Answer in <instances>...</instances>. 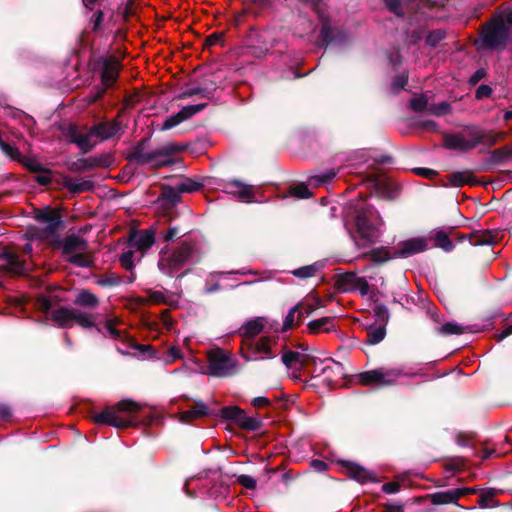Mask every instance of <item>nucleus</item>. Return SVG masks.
<instances>
[{
	"label": "nucleus",
	"instance_id": "obj_1",
	"mask_svg": "<svg viewBox=\"0 0 512 512\" xmlns=\"http://www.w3.org/2000/svg\"><path fill=\"white\" fill-rule=\"evenodd\" d=\"M201 256L202 252L195 243L183 241L176 248L161 251L158 268L164 275L173 277L185 266L197 263Z\"/></svg>",
	"mask_w": 512,
	"mask_h": 512
},
{
	"label": "nucleus",
	"instance_id": "obj_2",
	"mask_svg": "<svg viewBox=\"0 0 512 512\" xmlns=\"http://www.w3.org/2000/svg\"><path fill=\"white\" fill-rule=\"evenodd\" d=\"M383 221L372 206L367 203H361L355 207V226L359 240L357 245L366 248L374 244L381 235Z\"/></svg>",
	"mask_w": 512,
	"mask_h": 512
},
{
	"label": "nucleus",
	"instance_id": "obj_3",
	"mask_svg": "<svg viewBox=\"0 0 512 512\" xmlns=\"http://www.w3.org/2000/svg\"><path fill=\"white\" fill-rule=\"evenodd\" d=\"M428 248V242L423 237L410 238L399 242L392 250L381 248L373 251L372 258L378 263H383L395 258H408L424 252Z\"/></svg>",
	"mask_w": 512,
	"mask_h": 512
},
{
	"label": "nucleus",
	"instance_id": "obj_4",
	"mask_svg": "<svg viewBox=\"0 0 512 512\" xmlns=\"http://www.w3.org/2000/svg\"><path fill=\"white\" fill-rule=\"evenodd\" d=\"M414 374L407 371L404 367L387 368L380 367L369 370L358 375L359 382L362 385L394 386L400 383L404 377H412Z\"/></svg>",
	"mask_w": 512,
	"mask_h": 512
},
{
	"label": "nucleus",
	"instance_id": "obj_5",
	"mask_svg": "<svg viewBox=\"0 0 512 512\" xmlns=\"http://www.w3.org/2000/svg\"><path fill=\"white\" fill-rule=\"evenodd\" d=\"M181 148L173 143H167L161 148L147 151L143 144L137 146L133 152V159L141 165L151 167L169 166L173 163L171 155Z\"/></svg>",
	"mask_w": 512,
	"mask_h": 512
},
{
	"label": "nucleus",
	"instance_id": "obj_6",
	"mask_svg": "<svg viewBox=\"0 0 512 512\" xmlns=\"http://www.w3.org/2000/svg\"><path fill=\"white\" fill-rule=\"evenodd\" d=\"M63 255L66 260L79 267H89L92 259L88 243L78 235H69L63 240Z\"/></svg>",
	"mask_w": 512,
	"mask_h": 512
},
{
	"label": "nucleus",
	"instance_id": "obj_7",
	"mask_svg": "<svg viewBox=\"0 0 512 512\" xmlns=\"http://www.w3.org/2000/svg\"><path fill=\"white\" fill-rule=\"evenodd\" d=\"M141 409V405L131 399H124L117 404V409H106L96 414L94 420L96 423H104L115 428H125L131 425V421L122 417L119 412L133 413Z\"/></svg>",
	"mask_w": 512,
	"mask_h": 512
},
{
	"label": "nucleus",
	"instance_id": "obj_8",
	"mask_svg": "<svg viewBox=\"0 0 512 512\" xmlns=\"http://www.w3.org/2000/svg\"><path fill=\"white\" fill-rule=\"evenodd\" d=\"M273 340L270 337H261L258 340H244L241 347V356L246 362L264 359H273L276 354L272 351Z\"/></svg>",
	"mask_w": 512,
	"mask_h": 512
},
{
	"label": "nucleus",
	"instance_id": "obj_9",
	"mask_svg": "<svg viewBox=\"0 0 512 512\" xmlns=\"http://www.w3.org/2000/svg\"><path fill=\"white\" fill-rule=\"evenodd\" d=\"M484 138V134L479 127H468L461 132L445 137V145L450 149L461 151L470 150L479 145Z\"/></svg>",
	"mask_w": 512,
	"mask_h": 512
},
{
	"label": "nucleus",
	"instance_id": "obj_10",
	"mask_svg": "<svg viewBox=\"0 0 512 512\" xmlns=\"http://www.w3.org/2000/svg\"><path fill=\"white\" fill-rule=\"evenodd\" d=\"M510 38L509 27L503 21L492 19L484 28L482 42L491 49H503Z\"/></svg>",
	"mask_w": 512,
	"mask_h": 512
},
{
	"label": "nucleus",
	"instance_id": "obj_11",
	"mask_svg": "<svg viewBox=\"0 0 512 512\" xmlns=\"http://www.w3.org/2000/svg\"><path fill=\"white\" fill-rule=\"evenodd\" d=\"M238 371L237 361L224 353L217 351L209 358L207 374L214 377H228Z\"/></svg>",
	"mask_w": 512,
	"mask_h": 512
},
{
	"label": "nucleus",
	"instance_id": "obj_12",
	"mask_svg": "<svg viewBox=\"0 0 512 512\" xmlns=\"http://www.w3.org/2000/svg\"><path fill=\"white\" fill-rule=\"evenodd\" d=\"M155 242L154 233L152 230H141L134 232L130 235L128 247L134 248L140 253V257L153 246Z\"/></svg>",
	"mask_w": 512,
	"mask_h": 512
},
{
	"label": "nucleus",
	"instance_id": "obj_13",
	"mask_svg": "<svg viewBox=\"0 0 512 512\" xmlns=\"http://www.w3.org/2000/svg\"><path fill=\"white\" fill-rule=\"evenodd\" d=\"M35 218L44 226L48 235H54L62 224L60 215L49 208L38 210Z\"/></svg>",
	"mask_w": 512,
	"mask_h": 512
},
{
	"label": "nucleus",
	"instance_id": "obj_14",
	"mask_svg": "<svg viewBox=\"0 0 512 512\" xmlns=\"http://www.w3.org/2000/svg\"><path fill=\"white\" fill-rule=\"evenodd\" d=\"M205 107V104H198V105H190L183 107L178 113L173 114L166 118V120L163 122L161 126V130H170L183 121L187 120L194 114L200 112Z\"/></svg>",
	"mask_w": 512,
	"mask_h": 512
},
{
	"label": "nucleus",
	"instance_id": "obj_15",
	"mask_svg": "<svg viewBox=\"0 0 512 512\" xmlns=\"http://www.w3.org/2000/svg\"><path fill=\"white\" fill-rule=\"evenodd\" d=\"M225 192L238 197L244 202H253L254 192L252 186L238 180L228 181L225 185Z\"/></svg>",
	"mask_w": 512,
	"mask_h": 512
},
{
	"label": "nucleus",
	"instance_id": "obj_16",
	"mask_svg": "<svg viewBox=\"0 0 512 512\" xmlns=\"http://www.w3.org/2000/svg\"><path fill=\"white\" fill-rule=\"evenodd\" d=\"M474 489L470 488H455L446 491L434 493L431 496L432 503L436 505L456 503V501L463 495L473 492Z\"/></svg>",
	"mask_w": 512,
	"mask_h": 512
},
{
	"label": "nucleus",
	"instance_id": "obj_17",
	"mask_svg": "<svg viewBox=\"0 0 512 512\" xmlns=\"http://www.w3.org/2000/svg\"><path fill=\"white\" fill-rule=\"evenodd\" d=\"M312 310V307L303 308L300 304L293 306L283 321L281 331L286 332L297 326L301 322L302 317L304 315H309Z\"/></svg>",
	"mask_w": 512,
	"mask_h": 512
},
{
	"label": "nucleus",
	"instance_id": "obj_18",
	"mask_svg": "<svg viewBox=\"0 0 512 512\" xmlns=\"http://www.w3.org/2000/svg\"><path fill=\"white\" fill-rule=\"evenodd\" d=\"M266 324L267 320L263 317L250 319L240 327L239 334L245 340H252L264 330Z\"/></svg>",
	"mask_w": 512,
	"mask_h": 512
},
{
	"label": "nucleus",
	"instance_id": "obj_19",
	"mask_svg": "<svg viewBox=\"0 0 512 512\" xmlns=\"http://www.w3.org/2000/svg\"><path fill=\"white\" fill-rule=\"evenodd\" d=\"M121 129L117 121L103 122L93 126L94 133L98 141H104L115 136Z\"/></svg>",
	"mask_w": 512,
	"mask_h": 512
},
{
	"label": "nucleus",
	"instance_id": "obj_20",
	"mask_svg": "<svg viewBox=\"0 0 512 512\" xmlns=\"http://www.w3.org/2000/svg\"><path fill=\"white\" fill-rule=\"evenodd\" d=\"M307 328L311 334L330 332L335 329L334 319L331 317H322L320 319L311 320L308 322Z\"/></svg>",
	"mask_w": 512,
	"mask_h": 512
},
{
	"label": "nucleus",
	"instance_id": "obj_21",
	"mask_svg": "<svg viewBox=\"0 0 512 512\" xmlns=\"http://www.w3.org/2000/svg\"><path fill=\"white\" fill-rule=\"evenodd\" d=\"M73 142L76 143L84 152H88L96 146L98 140L92 127L86 133H77L73 137Z\"/></svg>",
	"mask_w": 512,
	"mask_h": 512
},
{
	"label": "nucleus",
	"instance_id": "obj_22",
	"mask_svg": "<svg viewBox=\"0 0 512 512\" xmlns=\"http://www.w3.org/2000/svg\"><path fill=\"white\" fill-rule=\"evenodd\" d=\"M74 311L75 308H66L62 307L56 310H53L51 313V317L53 321H55L61 327H70L74 321Z\"/></svg>",
	"mask_w": 512,
	"mask_h": 512
},
{
	"label": "nucleus",
	"instance_id": "obj_23",
	"mask_svg": "<svg viewBox=\"0 0 512 512\" xmlns=\"http://www.w3.org/2000/svg\"><path fill=\"white\" fill-rule=\"evenodd\" d=\"M345 467L349 476L358 482L364 483L371 479L370 472L358 464L347 462Z\"/></svg>",
	"mask_w": 512,
	"mask_h": 512
},
{
	"label": "nucleus",
	"instance_id": "obj_24",
	"mask_svg": "<svg viewBox=\"0 0 512 512\" xmlns=\"http://www.w3.org/2000/svg\"><path fill=\"white\" fill-rule=\"evenodd\" d=\"M3 259L6 262L7 269L14 274H22L24 273V265L19 260L18 256L12 252H5L3 254Z\"/></svg>",
	"mask_w": 512,
	"mask_h": 512
},
{
	"label": "nucleus",
	"instance_id": "obj_25",
	"mask_svg": "<svg viewBox=\"0 0 512 512\" xmlns=\"http://www.w3.org/2000/svg\"><path fill=\"white\" fill-rule=\"evenodd\" d=\"M66 186L72 192H85L93 189L94 184L88 179H73L69 178L65 181Z\"/></svg>",
	"mask_w": 512,
	"mask_h": 512
},
{
	"label": "nucleus",
	"instance_id": "obj_26",
	"mask_svg": "<svg viewBox=\"0 0 512 512\" xmlns=\"http://www.w3.org/2000/svg\"><path fill=\"white\" fill-rule=\"evenodd\" d=\"M494 242H495V234L489 230L476 232L470 236V243L473 246L490 245Z\"/></svg>",
	"mask_w": 512,
	"mask_h": 512
},
{
	"label": "nucleus",
	"instance_id": "obj_27",
	"mask_svg": "<svg viewBox=\"0 0 512 512\" xmlns=\"http://www.w3.org/2000/svg\"><path fill=\"white\" fill-rule=\"evenodd\" d=\"M435 332L442 336L461 335L464 333V327L452 321L436 327Z\"/></svg>",
	"mask_w": 512,
	"mask_h": 512
},
{
	"label": "nucleus",
	"instance_id": "obj_28",
	"mask_svg": "<svg viewBox=\"0 0 512 512\" xmlns=\"http://www.w3.org/2000/svg\"><path fill=\"white\" fill-rule=\"evenodd\" d=\"M236 423L244 429L257 430L261 426V422L257 417L248 416L244 410L241 409V414L238 416Z\"/></svg>",
	"mask_w": 512,
	"mask_h": 512
},
{
	"label": "nucleus",
	"instance_id": "obj_29",
	"mask_svg": "<svg viewBox=\"0 0 512 512\" xmlns=\"http://www.w3.org/2000/svg\"><path fill=\"white\" fill-rule=\"evenodd\" d=\"M74 302L79 306L93 308L97 306L98 298L89 290H82L78 293Z\"/></svg>",
	"mask_w": 512,
	"mask_h": 512
},
{
	"label": "nucleus",
	"instance_id": "obj_30",
	"mask_svg": "<svg viewBox=\"0 0 512 512\" xmlns=\"http://www.w3.org/2000/svg\"><path fill=\"white\" fill-rule=\"evenodd\" d=\"M74 321L83 328H91L95 326L96 318L94 315L75 309Z\"/></svg>",
	"mask_w": 512,
	"mask_h": 512
},
{
	"label": "nucleus",
	"instance_id": "obj_31",
	"mask_svg": "<svg viewBox=\"0 0 512 512\" xmlns=\"http://www.w3.org/2000/svg\"><path fill=\"white\" fill-rule=\"evenodd\" d=\"M386 335V330L383 326L370 327L367 331L366 343L375 345L380 343Z\"/></svg>",
	"mask_w": 512,
	"mask_h": 512
},
{
	"label": "nucleus",
	"instance_id": "obj_32",
	"mask_svg": "<svg viewBox=\"0 0 512 512\" xmlns=\"http://www.w3.org/2000/svg\"><path fill=\"white\" fill-rule=\"evenodd\" d=\"M282 362L287 368L301 367L303 364L302 354L294 351L284 352Z\"/></svg>",
	"mask_w": 512,
	"mask_h": 512
},
{
	"label": "nucleus",
	"instance_id": "obj_33",
	"mask_svg": "<svg viewBox=\"0 0 512 512\" xmlns=\"http://www.w3.org/2000/svg\"><path fill=\"white\" fill-rule=\"evenodd\" d=\"M449 186L459 187L469 182L470 174L468 172H455L450 174L448 177Z\"/></svg>",
	"mask_w": 512,
	"mask_h": 512
},
{
	"label": "nucleus",
	"instance_id": "obj_34",
	"mask_svg": "<svg viewBox=\"0 0 512 512\" xmlns=\"http://www.w3.org/2000/svg\"><path fill=\"white\" fill-rule=\"evenodd\" d=\"M435 241L436 245L446 252H450L454 247L453 243L450 241L448 237V234L443 230L436 232Z\"/></svg>",
	"mask_w": 512,
	"mask_h": 512
},
{
	"label": "nucleus",
	"instance_id": "obj_35",
	"mask_svg": "<svg viewBox=\"0 0 512 512\" xmlns=\"http://www.w3.org/2000/svg\"><path fill=\"white\" fill-rule=\"evenodd\" d=\"M118 70L114 66H107L102 73V83L108 88L110 87L117 79Z\"/></svg>",
	"mask_w": 512,
	"mask_h": 512
},
{
	"label": "nucleus",
	"instance_id": "obj_36",
	"mask_svg": "<svg viewBox=\"0 0 512 512\" xmlns=\"http://www.w3.org/2000/svg\"><path fill=\"white\" fill-rule=\"evenodd\" d=\"M176 186L178 187V191L181 193H192L197 191L201 187V184L195 180L187 178L178 182Z\"/></svg>",
	"mask_w": 512,
	"mask_h": 512
},
{
	"label": "nucleus",
	"instance_id": "obj_37",
	"mask_svg": "<svg viewBox=\"0 0 512 512\" xmlns=\"http://www.w3.org/2000/svg\"><path fill=\"white\" fill-rule=\"evenodd\" d=\"M316 272L317 265L312 264L295 269L292 271V274L298 278L306 279L314 276Z\"/></svg>",
	"mask_w": 512,
	"mask_h": 512
},
{
	"label": "nucleus",
	"instance_id": "obj_38",
	"mask_svg": "<svg viewBox=\"0 0 512 512\" xmlns=\"http://www.w3.org/2000/svg\"><path fill=\"white\" fill-rule=\"evenodd\" d=\"M136 250L134 248H129V250L123 252L120 256L121 265L126 270H132L134 267V253Z\"/></svg>",
	"mask_w": 512,
	"mask_h": 512
},
{
	"label": "nucleus",
	"instance_id": "obj_39",
	"mask_svg": "<svg viewBox=\"0 0 512 512\" xmlns=\"http://www.w3.org/2000/svg\"><path fill=\"white\" fill-rule=\"evenodd\" d=\"M20 161L28 170L35 173L42 171L44 168L40 161L35 157H23Z\"/></svg>",
	"mask_w": 512,
	"mask_h": 512
},
{
	"label": "nucleus",
	"instance_id": "obj_40",
	"mask_svg": "<svg viewBox=\"0 0 512 512\" xmlns=\"http://www.w3.org/2000/svg\"><path fill=\"white\" fill-rule=\"evenodd\" d=\"M290 194L298 199H307L312 196V193L304 184H299L294 187H291Z\"/></svg>",
	"mask_w": 512,
	"mask_h": 512
},
{
	"label": "nucleus",
	"instance_id": "obj_41",
	"mask_svg": "<svg viewBox=\"0 0 512 512\" xmlns=\"http://www.w3.org/2000/svg\"><path fill=\"white\" fill-rule=\"evenodd\" d=\"M428 99L424 95L415 96L410 101L411 108L416 112H421L426 109Z\"/></svg>",
	"mask_w": 512,
	"mask_h": 512
},
{
	"label": "nucleus",
	"instance_id": "obj_42",
	"mask_svg": "<svg viewBox=\"0 0 512 512\" xmlns=\"http://www.w3.org/2000/svg\"><path fill=\"white\" fill-rule=\"evenodd\" d=\"M241 414V409L237 406L224 407L221 410V416L224 419L236 422L238 416Z\"/></svg>",
	"mask_w": 512,
	"mask_h": 512
},
{
	"label": "nucleus",
	"instance_id": "obj_43",
	"mask_svg": "<svg viewBox=\"0 0 512 512\" xmlns=\"http://www.w3.org/2000/svg\"><path fill=\"white\" fill-rule=\"evenodd\" d=\"M495 490L494 489H488L486 491H484L481 496H480V500H479V506L481 508H488V507H491L493 505V498L495 496Z\"/></svg>",
	"mask_w": 512,
	"mask_h": 512
},
{
	"label": "nucleus",
	"instance_id": "obj_44",
	"mask_svg": "<svg viewBox=\"0 0 512 512\" xmlns=\"http://www.w3.org/2000/svg\"><path fill=\"white\" fill-rule=\"evenodd\" d=\"M180 191H178V187H169L164 190V198L171 204L175 205L180 200Z\"/></svg>",
	"mask_w": 512,
	"mask_h": 512
},
{
	"label": "nucleus",
	"instance_id": "obj_45",
	"mask_svg": "<svg viewBox=\"0 0 512 512\" xmlns=\"http://www.w3.org/2000/svg\"><path fill=\"white\" fill-rule=\"evenodd\" d=\"M0 149L11 159H21L19 150L14 146L5 143L4 141L0 142Z\"/></svg>",
	"mask_w": 512,
	"mask_h": 512
},
{
	"label": "nucleus",
	"instance_id": "obj_46",
	"mask_svg": "<svg viewBox=\"0 0 512 512\" xmlns=\"http://www.w3.org/2000/svg\"><path fill=\"white\" fill-rule=\"evenodd\" d=\"M332 33H333V31H332V28L330 27V25L327 22H323V25L321 28V33H320V37H321L323 44L329 45L330 43L333 42Z\"/></svg>",
	"mask_w": 512,
	"mask_h": 512
},
{
	"label": "nucleus",
	"instance_id": "obj_47",
	"mask_svg": "<svg viewBox=\"0 0 512 512\" xmlns=\"http://www.w3.org/2000/svg\"><path fill=\"white\" fill-rule=\"evenodd\" d=\"M444 36L445 34L442 30L432 31L427 35L426 43L434 47L444 38Z\"/></svg>",
	"mask_w": 512,
	"mask_h": 512
},
{
	"label": "nucleus",
	"instance_id": "obj_48",
	"mask_svg": "<svg viewBox=\"0 0 512 512\" xmlns=\"http://www.w3.org/2000/svg\"><path fill=\"white\" fill-rule=\"evenodd\" d=\"M449 111H450V105L446 102H441L437 105H431L429 107V112L436 116L445 115Z\"/></svg>",
	"mask_w": 512,
	"mask_h": 512
},
{
	"label": "nucleus",
	"instance_id": "obj_49",
	"mask_svg": "<svg viewBox=\"0 0 512 512\" xmlns=\"http://www.w3.org/2000/svg\"><path fill=\"white\" fill-rule=\"evenodd\" d=\"M35 180L41 185H48L51 181V173L48 169L43 168L42 171L37 172Z\"/></svg>",
	"mask_w": 512,
	"mask_h": 512
},
{
	"label": "nucleus",
	"instance_id": "obj_50",
	"mask_svg": "<svg viewBox=\"0 0 512 512\" xmlns=\"http://www.w3.org/2000/svg\"><path fill=\"white\" fill-rule=\"evenodd\" d=\"M408 77L405 74L397 76L392 82V89L399 92L407 84Z\"/></svg>",
	"mask_w": 512,
	"mask_h": 512
},
{
	"label": "nucleus",
	"instance_id": "obj_51",
	"mask_svg": "<svg viewBox=\"0 0 512 512\" xmlns=\"http://www.w3.org/2000/svg\"><path fill=\"white\" fill-rule=\"evenodd\" d=\"M238 480H239V483L247 489H255L256 488V485H257L256 480L249 475H240Z\"/></svg>",
	"mask_w": 512,
	"mask_h": 512
},
{
	"label": "nucleus",
	"instance_id": "obj_52",
	"mask_svg": "<svg viewBox=\"0 0 512 512\" xmlns=\"http://www.w3.org/2000/svg\"><path fill=\"white\" fill-rule=\"evenodd\" d=\"M413 172L419 176L425 177V178H433L436 176L437 172L430 169V168H424V167H417L413 169Z\"/></svg>",
	"mask_w": 512,
	"mask_h": 512
},
{
	"label": "nucleus",
	"instance_id": "obj_53",
	"mask_svg": "<svg viewBox=\"0 0 512 512\" xmlns=\"http://www.w3.org/2000/svg\"><path fill=\"white\" fill-rule=\"evenodd\" d=\"M492 94V89L488 85H480L476 90V98L482 99L489 97Z\"/></svg>",
	"mask_w": 512,
	"mask_h": 512
},
{
	"label": "nucleus",
	"instance_id": "obj_54",
	"mask_svg": "<svg viewBox=\"0 0 512 512\" xmlns=\"http://www.w3.org/2000/svg\"><path fill=\"white\" fill-rule=\"evenodd\" d=\"M198 417H199V416H198V413H197L196 409L193 407L192 409H190V410H187V411L183 412V413L181 414L180 420H181L182 422L187 423V422H189L190 420H192V419H194V418H198Z\"/></svg>",
	"mask_w": 512,
	"mask_h": 512
},
{
	"label": "nucleus",
	"instance_id": "obj_55",
	"mask_svg": "<svg viewBox=\"0 0 512 512\" xmlns=\"http://www.w3.org/2000/svg\"><path fill=\"white\" fill-rule=\"evenodd\" d=\"M387 7L395 14L401 15L399 0H384Z\"/></svg>",
	"mask_w": 512,
	"mask_h": 512
},
{
	"label": "nucleus",
	"instance_id": "obj_56",
	"mask_svg": "<svg viewBox=\"0 0 512 512\" xmlns=\"http://www.w3.org/2000/svg\"><path fill=\"white\" fill-rule=\"evenodd\" d=\"M310 466L315 470V471H318V472H323L327 469V463H325L324 461L322 460H317V459H314L311 461L310 463Z\"/></svg>",
	"mask_w": 512,
	"mask_h": 512
},
{
	"label": "nucleus",
	"instance_id": "obj_57",
	"mask_svg": "<svg viewBox=\"0 0 512 512\" xmlns=\"http://www.w3.org/2000/svg\"><path fill=\"white\" fill-rule=\"evenodd\" d=\"M496 20L503 21L507 27H509V31L512 28V10L504 13L503 15L496 17Z\"/></svg>",
	"mask_w": 512,
	"mask_h": 512
},
{
	"label": "nucleus",
	"instance_id": "obj_58",
	"mask_svg": "<svg viewBox=\"0 0 512 512\" xmlns=\"http://www.w3.org/2000/svg\"><path fill=\"white\" fill-rule=\"evenodd\" d=\"M251 403L254 407L260 408V407L269 405L270 400L266 397L260 396V397H255Z\"/></svg>",
	"mask_w": 512,
	"mask_h": 512
},
{
	"label": "nucleus",
	"instance_id": "obj_59",
	"mask_svg": "<svg viewBox=\"0 0 512 512\" xmlns=\"http://www.w3.org/2000/svg\"><path fill=\"white\" fill-rule=\"evenodd\" d=\"M178 234H179V229L177 227H171L164 234L163 238L165 241H172L175 237L178 236Z\"/></svg>",
	"mask_w": 512,
	"mask_h": 512
},
{
	"label": "nucleus",
	"instance_id": "obj_60",
	"mask_svg": "<svg viewBox=\"0 0 512 512\" xmlns=\"http://www.w3.org/2000/svg\"><path fill=\"white\" fill-rule=\"evenodd\" d=\"M398 490H399V485L397 483L389 482V483H385L383 485V491L388 494L396 493V492H398Z\"/></svg>",
	"mask_w": 512,
	"mask_h": 512
},
{
	"label": "nucleus",
	"instance_id": "obj_61",
	"mask_svg": "<svg viewBox=\"0 0 512 512\" xmlns=\"http://www.w3.org/2000/svg\"><path fill=\"white\" fill-rule=\"evenodd\" d=\"M485 76V70L484 69H478L470 78V83L475 85Z\"/></svg>",
	"mask_w": 512,
	"mask_h": 512
},
{
	"label": "nucleus",
	"instance_id": "obj_62",
	"mask_svg": "<svg viewBox=\"0 0 512 512\" xmlns=\"http://www.w3.org/2000/svg\"><path fill=\"white\" fill-rule=\"evenodd\" d=\"M512 335V324L506 327L502 332L497 335V340L502 341L506 337Z\"/></svg>",
	"mask_w": 512,
	"mask_h": 512
},
{
	"label": "nucleus",
	"instance_id": "obj_63",
	"mask_svg": "<svg viewBox=\"0 0 512 512\" xmlns=\"http://www.w3.org/2000/svg\"><path fill=\"white\" fill-rule=\"evenodd\" d=\"M198 413V416H204L207 414V411H208V408L207 406L200 402V403H197L196 406L194 407Z\"/></svg>",
	"mask_w": 512,
	"mask_h": 512
},
{
	"label": "nucleus",
	"instance_id": "obj_64",
	"mask_svg": "<svg viewBox=\"0 0 512 512\" xmlns=\"http://www.w3.org/2000/svg\"><path fill=\"white\" fill-rule=\"evenodd\" d=\"M103 13L98 10L93 16L94 29H97L102 21Z\"/></svg>",
	"mask_w": 512,
	"mask_h": 512
}]
</instances>
